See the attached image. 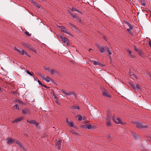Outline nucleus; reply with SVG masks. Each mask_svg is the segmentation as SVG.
I'll return each instance as SVG.
<instances>
[{"mask_svg":"<svg viewBox=\"0 0 151 151\" xmlns=\"http://www.w3.org/2000/svg\"><path fill=\"white\" fill-rule=\"evenodd\" d=\"M101 91L102 93L104 96L109 98L111 97V95L109 93L108 91L104 89V87H101Z\"/></svg>","mask_w":151,"mask_h":151,"instance_id":"1","label":"nucleus"},{"mask_svg":"<svg viewBox=\"0 0 151 151\" xmlns=\"http://www.w3.org/2000/svg\"><path fill=\"white\" fill-rule=\"evenodd\" d=\"M134 124L138 128L140 129L143 128H147V127L143 125H142L141 123L138 122H136L134 123Z\"/></svg>","mask_w":151,"mask_h":151,"instance_id":"2","label":"nucleus"},{"mask_svg":"<svg viewBox=\"0 0 151 151\" xmlns=\"http://www.w3.org/2000/svg\"><path fill=\"white\" fill-rule=\"evenodd\" d=\"M131 86L134 89H140V86L139 84L137 83L134 84L133 83H130Z\"/></svg>","mask_w":151,"mask_h":151,"instance_id":"3","label":"nucleus"},{"mask_svg":"<svg viewBox=\"0 0 151 151\" xmlns=\"http://www.w3.org/2000/svg\"><path fill=\"white\" fill-rule=\"evenodd\" d=\"M15 140L11 137L8 138L6 139V142L8 144H12L14 142Z\"/></svg>","mask_w":151,"mask_h":151,"instance_id":"4","label":"nucleus"},{"mask_svg":"<svg viewBox=\"0 0 151 151\" xmlns=\"http://www.w3.org/2000/svg\"><path fill=\"white\" fill-rule=\"evenodd\" d=\"M97 47L99 48L100 52L102 53H103L104 51H106V49L107 47L104 46H102L101 47H100L99 45H98Z\"/></svg>","mask_w":151,"mask_h":151,"instance_id":"5","label":"nucleus"},{"mask_svg":"<svg viewBox=\"0 0 151 151\" xmlns=\"http://www.w3.org/2000/svg\"><path fill=\"white\" fill-rule=\"evenodd\" d=\"M112 119L116 124H122V121L119 118H116V119H115V117L114 116Z\"/></svg>","mask_w":151,"mask_h":151,"instance_id":"6","label":"nucleus"},{"mask_svg":"<svg viewBox=\"0 0 151 151\" xmlns=\"http://www.w3.org/2000/svg\"><path fill=\"white\" fill-rule=\"evenodd\" d=\"M60 37L61 39L63 42L64 43H66L67 44L69 42L68 39L66 37H63V36L60 35Z\"/></svg>","mask_w":151,"mask_h":151,"instance_id":"7","label":"nucleus"},{"mask_svg":"<svg viewBox=\"0 0 151 151\" xmlns=\"http://www.w3.org/2000/svg\"><path fill=\"white\" fill-rule=\"evenodd\" d=\"M22 112L24 114H29L30 113V110L27 108L22 109Z\"/></svg>","mask_w":151,"mask_h":151,"instance_id":"8","label":"nucleus"},{"mask_svg":"<svg viewBox=\"0 0 151 151\" xmlns=\"http://www.w3.org/2000/svg\"><path fill=\"white\" fill-rule=\"evenodd\" d=\"M125 23H126L129 27V28L127 29V30L128 31V32H129L130 30H132L133 29V26L130 24L127 21H125Z\"/></svg>","mask_w":151,"mask_h":151,"instance_id":"9","label":"nucleus"},{"mask_svg":"<svg viewBox=\"0 0 151 151\" xmlns=\"http://www.w3.org/2000/svg\"><path fill=\"white\" fill-rule=\"evenodd\" d=\"M66 122L68 125V126H69V127H74V124L72 121L69 122L68 120V119H67L66 120Z\"/></svg>","mask_w":151,"mask_h":151,"instance_id":"10","label":"nucleus"},{"mask_svg":"<svg viewBox=\"0 0 151 151\" xmlns=\"http://www.w3.org/2000/svg\"><path fill=\"white\" fill-rule=\"evenodd\" d=\"M27 122L31 124H34L36 127L38 125V123L35 120L29 121L27 120Z\"/></svg>","mask_w":151,"mask_h":151,"instance_id":"11","label":"nucleus"},{"mask_svg":"<svg viewBox=\"0 0 151 151\" xmlns=\"http://www.w3.org/2000/svg\"><path fill=\"white\" fill-rule=\"evenodd\" d=\"M23 119L24 117L23 116L16 118L15 120L13 121L12 122V123H14L15 122L17 123L19 122L21 120H22Z\"/></svg>","mask_w":151,"mask_h":151,"instance_id":"12","label":"nucleus"},{"mask_svg":"<svg viewBox=\"0 0 151 151\" xmlns=\"http://www.w3.org/2000/svg\"><path fill=\"white\" fill-rule=\"evenodd\" d=\"M26 48H28L33 51L35 52L36 50L34 49L33 47L30 45L27 44L25 47Z\"/></svg>","mask_w":151,"mask_h":151,"instance_id":"13","label":"nucleus"},{"mask_svg":"<svg viewBox=\"0 0 151 151\" xmlns=\"http://www.w3.org/2000/svg\"><path fill=\"white\" fill-rule=\"evenodd\" d=\"M61 31L65 33H66L69 35H70L71 33H69V32L67 31V30L66 28H65L64 26H63V27H62L61 29Z\"/></svg>","mask_w":151,"mask_h":151,"instance_id":"14","label":"nucleus"},{"mask_svg":"<svg viewBox=\"0 0 151 151\" xmlns=\"http://www.w3.org/2000/svg\"><path fill=\"white\" fill-rule=\"evenodd\" d=\"M31 0V2L33 4H34L37 8L38 9L40 8L41 5H39L38 4H37L35 1H34L32 0Z\"/></svg>","mask_w":151,"mask_h":151,"instance_id":"15","label":"nucleus"},{"mask_svg":"<svg viewBox=\"0 0 151 151\" xmlns=\"http://www.w3.org/2000/svg\"><path fill=\"white\" fill-rule=\"evenodd\" d=\"M44 79L47 82H48L50 81H52L53 80L49 76H46L45 78H44Z\"/></svg>","mask_w":151,"mask_h":151,"instance_id":"16","label":"nucleus"},{"mask_svg":"<svg viewBox=\"0 0 151 151\" xmlns=\"http://www.w3.org/2000/svg\"><path fill=\"white\" fill-rule=\"evenodd\" d=\"M58 72L55 69H52L50 74L52 75H55L58 73Z\"/></svg>","mask_w":151,"mask_h":151,"instance_id":"17","label":"nucleus"},{"mask_svg":"<svg viewBox=\"0 0 151 151\" xmlns=\"http://www.w3.org/2000/svg\"><path fill=\"white\" fill-rule=\"evenodd\" d=\"M16 143L22 149H24V147L22 145V144L21 142H19L18 140H17L16 141Z\"/></svg>","mask_w":151,"mask_h":151,"instance_id":"18","label":"nucleus"},{"mask_svg":"<svg viewBox=\"0 0 151 151\" xmlns=\"http://www.w3.org/2000/svg\"><path fill=\"white\" fill-rule=\"evenodd\" d=\"M86 128H88V129H93L94 128V126L91 124H87L86 126Z\"/></svg>","mask_w":151,"mask_h":151,"instance_id":"19","label":"nucleus"},{"mask_svg":"<svg viewBox=\"0 0 151 151\" xmlns=\"http://www.w3.org/2000/svg\"><path fill=\"white\" fill-rule=\"evenodd\" d=\"M71 108L73 110L78 109H79L80 108L78 106H74L73 105L71 106Z\"/></svg>","mask_w":151,"mask_h":151,"instance_id":"20","label":"nucleus"},{"mask_svg":"<svg viewBox=\"0 0 151 151\" xmlns=\"http://www.w3.org/2000/svg\"><path fill=\"white\" fill-rule=\"evenodd\" d=\"M14 49L15 50H16V51H17L19 54H22V55H23V50H22V51H21L20 50H19V49L18 48H17L16 47H15Z\"/></svg>","mask_w":151,"mask_h":151,"instance_id":"21","label":"nucleus"},{"mask_svg":"<svg viewBox=\"0 0 151 151\" xmlns=\"http://www.w3.org/2000/svg\"><path fill=\"white\" fill-rule=\"evenodd\" d=\"M90 62L95 65H98V63H99V62H97L93 60H90Z\"/></svg>","mask_w":151,"mask_h":151,"instance_id":"22","label":"nucleus"},{"mask_svg":"<svg viewBox=\"0 0 151 151\" xmlns=\"http://www.w3.org/2000/svg\"><path fill=\"white\" fill-rule=\"evenodd\" d=\"M70 13L73 18L77 19H78V17L76 14H73L71 12Z\"/></svg>","mask_w":151,"mask_h":151,"instance_id":"23","label":"nucleus"},{"mask_svg":"<svg viewBox=\"0 0 151 151\" xmlns=\"http://www.w3.org/2000/svg\"><path fill=\"white\" fill-rule=\"evenodd\" d=\"M141 2L142 5L145 6L146 5V2L145 1V0H139Z\"/></svg>","mask_w":151,"mask_h":151,"instance_id":"24","label":"nucleus"},{"mask_svg":"<svg viewBox=\"0 0 151 151\" xmlns=\"http://www.w3.org/2000/svg\"><path fill=\"white\" fill-rule=\"evenodd\" d=\"M61 140L60 139L56 143V145L59 146L60 145H61Z\"/></svg>","mask_w":151,"mask_h":151,"instance_id":"25","label":"nucleus"},{"mask_svg":"<svg viewBox=\"0 0 151 151\" xmlns=\"http://www.w3.org/2000/svg\"><path fill=\"white\" fill-rule=\"evenodd\" d=\"M134 48L135 50L137 52H141L140 50H139L135 45L134 46Z\"/></svg>","mask_w":151,"mask_h":151,"instance_id":"26","label":"nucleus"},{"mask_svg":"<svg viewBox=\"0 0 151 151\" xmlns=\"http://www.w3.org/2000/svg\"><path fill=\"white\" fill-rule=\"evenodd\" d=\"M45 69L47 71L50 73L51 72V70L52 69H50L49 67L45 68Z\"/></svg>","mask_w":151,"mask_h":151,"instance_id":"27","label":"nucleus"},{"mask_svg":"<svg viewBox=\"0 0 151 151\" xmlns=\"http://www.w3.org/2000/svg\"><path fill=\"white\" fill-rule=\"evenodd\" d=\"M45 69L47 71L50 73L51 72V70L52 69H50L49 67L45 68Z\"/></svg>","mask_w":151,"mask_h":151,"instance_id":"28","label":"nucleus"},{"mask_svg":"<svg viewBox=\"0 0 151 151\" xmlns=\"http://www.w3.org/2000/svg\"><path fill=\"white\" fill-rule=\"evenodd\" d=\"M26 72H27V74H28L29 75L31 76H33L34 77L33 75L32 74V73H33L32 72H30L28 70H26Z\"/></svg>","mask_w":151,"mask_h":151,"instance_id":"29","label":"nucleus"},{"mask_svg":"<svg viewBox=\"0 0 151 151\" xmlns=\"http://www.w3.org/2000/svg\"><path fill=\"white\" fill-rule=\"evenodd\" d=\"M13 108L14 109H16L17 110H19V107L18 105L15 104Z\"/></svg>","mask_w":151,"mask_h":151,"instance_id":"30","label":"nucleus"},{"mask_svg":"<svg viewBox=\"0 0 151 151\" xmlns=\"http://www.w3.org/2000/svg\"><path fill=\"white\" fill-rule=\"evenodd\" d=\"M106 51H107L108 52L109 55H111L112 53L110 50L108 48V47H107Z\"/></svg>","mask_w":151,"mask_h":151,"instance_id":"31","label":"nucleus"},{"mask_svg":"<svg viewBox=\"0 0 151 151\" xmlns=\"http://www.w3.org/2000/svg\"><path fill=\"white\" fill-rule=\"evenodd\" d=\"M106 124L108 126H110L111 125V123L110 122V121H107Z\"/></svg>","mask_w":151,"mask_h":151,"instance_id":"32","label":"nucleus"},{"mask_svg":"<svg viewBox=\"0 0 151 151\" xmlns=\"http://www.w3.org/2000/svg\"><path fill=\"white\" fill-rule=\"evenodd\" d=\"M52 96L54 99H55V100L58 99L57 97V95L56 94H55L53 93L52 95Z\"/></svg>","mask_w":151,"mask_h":151,"instance_id":"33","label":"nucleus"},{"mask_svg":"<svg viewBox=\"0 0 151 151\" xmlns=\"http://www.w3.org/2000/svg\"><path fill=\"white\" fill-rule=\"evenodd\" d=\"M140 52H138L139 54V55L142 57L144 56V54H143V52H142V51L140 50Z\"/></svg>","mask_w":151,"mask_h":151,"instance_id":"34","label":"nucleus"},{"mask_svg":"<svg viewBox=\"0 0 151 151\" xmlns=\"http://www.w3.org/2000/svg\"><path fill=\"white\" fill-rule=\"evenodd\" d=\"M73 94V92L69 91L67 93L66 96L71 95Z\"/></svg>","mask_w":151,"mask_h":151,"instance_id":"35","label":"nucleus"},{"mask_svg":"<svg viewBox=\"0 0 151 151\" xmlns=\"http://www.w3.org/2000/svg\"><path fill=\"white\" fill-rule=\"evenodd\" d=\"M23 55L25 54L27 56H29V57H30V56L29 55L28 53L26 51L23 50Z\"/></svg>","mask_w":151,"mask_h":151,"instance_id":"36","label":"nucleus"},{"mask_svg":"<svg viewBox=\"0 0 151 151\" xmlns=\"http://www.w3.org/2000/svg\"><path fill=\"white\" fill-rule=\"evenodd\" d=\"M55 102L58 105H60V103L58 101V99H56L55 100Z\"/></svg>","mask_w":151,"mask_h":151,"instance_id":"37","label":"nucleus"},{"mask_svg":"<svg viewBox=\"0 0 151 151\" xmlns=\"http://www.w3.org/2000/svg\"><path fill=\"white\" fill-rule=\"evenodd\" d=\"M61 92L63 93L66 96L67 93H66L64 90H61Z\"/></svg>","mask_w":151,"mask_h":151,"instance_id":"38","label":"nucleus"},{"mask_svg":"<svg viewBox=\"0 0 151 151\" xmlns=\"http://www.w3.org/2000/svg\"><path fill=\"white\" fill-rule=\"evenodd\" d=\"M77 116L78 117V120L79 121H81V120L82 119V116L80 115H77Z\"/></svg>","mask_w":151,"mask_h":151,"instance_id":"39","label":"nucleus"},{"mask_svg":"<svg viewBox=\"0 0 151 151\" xmlns=\"http://www.w3.org/2000/svg\"><path fill=\"white\" fill-rule=\"evenodd\" d=\"M25 34L27 35V36H31V34H30L27 31H26L25 32Z\"/></svg>","mask_w":151,"mask_h":151,"instance_id":"40","label":"nucleus"},{"mask_svg":"<svg viewBox=\"0 0 151 151\" xmlns=\"http://www.w3.org/2000/svg\"><path fill=\"white\" fill-rule=\"evenodd\" d=\"M127 52L129 53V55H130L132 53V51L129 49H127Z\"/></svg>","mask_w":151,"mask_h":151,"instance_id":"41","label":"nucleus"},{"mask_svg":"<svg viewBox=\"0 0 151 151\" xmlns=\"http://www.w3.org/2000/svg\"><path fill=\"white\" fill-rule=\"evenodd\" d=\"M129 56L132 58H134L135 57L134 55L133 54H131L130 55H129Z\"/></svg>","mask_w":151,"mask_h":151,"instance_id":"42","label":"nucleus"},{"mask_svg":"<svg viewBox=\"0 0 151 151\" xmlns=\"http://www.w3.org/2000/svg\"><path fill=\"white\" fill-rule=\"evenodd\" d=\"M106 120L107 121H110L111 120V117L107 116L106 118Z\"/></svg>","mask_w":151,"mask_h":151,"instance_id":"43","label":"nucleus"},{"mask_svg":"<svg viewBox=\"0 0 151 151\" xmlns=\"http://www.w3.org/2000/svg\"><path fill=\"white\" fill-rule=\"evenodd\" d=\"M72 11H77V9L74 7H72L71 9Z\"/></svg>","mask_w":151,"mask_h":151,"instance_id":"44","label":"nucleus"},{"mask_svg":"<svg viewBox=\"0 0 151 151\" xmlns=\"http://www.w3.org/2000/svg\"><path fill=\"white\" fill-rule=\"evenodd\" d=\"M103 38L106 41H107V42H108L107 38L106 36H104Z\"/></svg>","mask_w":151,"mask_h":151,"instance_id":"45","label":"nucleus"},{"mask_svg":"<svg viewBox=\"0 0 151 151\" xmlns=\"http://www.w3.org/2000/svg\"><path fill=\"white\" fill-rule=\"evenodd\" d=\"M21 44L25 47L27 44H25L24 43V42H22L21 43Z\"/></svg>","mask_w":151,"mask_h":151,"instance_id":"46","label":"nucleus"},{"mask_svg":"<svg viewBox=\"0 0 151 151\" xmlns=\"http://www.w3.org/2000/svg\"><path fill=\"white\" fill-rule=\"evenodd\" d=\"M42 86H43L44 87H45L46 88H49V87H47V86H46V85H45L43 84H42Z\"/></svg>","mask_w":151,"mask_h":151,"instance_id":"47","label":"nucleus"},{"mask_svg":"<svg viewBox=\"0 0 151 151\" xmlns=\"http://www.w3.org/2000/svg\"><path fill=\"white\" fill-rule=\"evenodd\" d=\"M147 43L148 44L150 45V47H151V41H150V40Z\"/></svg>","mask_w":151,"mask_h":151,"instance_id":"48","label":"nucleus"},{"mask_svg":"<svg viewBox=\"0 0 151 151\" xmlns=\"http://www.w3.org/2000/svg\"><path fill=\"white\" fill-rule=\"evenodd\" d=\"M37 81L38 82V83L41 86L42 85V84L41 83V82L39 80H38Z\"/></svg>","mask_w":151,"mask_h":151,"instance_id":"49","label":"nucleus"},{"mask_svg":"<svg viewBox=\"0 0 151 151\" xmlns=\"http://www.w3.org/2000/svg\"><path fill=\"white\" fill-rule=\"evenodd\" d=\"M57 27L58 28L61 29L62 27H63V26H60L57 25Z\"/></svg>","mask_w":151,"mask_h":151,"instance_id":"50","label":"nucleus"},{"mask_svg":"<svg viewBox=\"0 0 151 151\" xmlns=\"http://www.w3.org/2000/svg\"><path fill=\"white\" fill-rule=\"evenodd\" d=\"M74 132V133L73 134L74 135H77L78 134V133L76 132Z\"/></svg>","mask_w":151,"mask_h":151,"instance_id":"51","label":"nucleus"},{"mask_svg":"<svg viewBox=\"0 0 151 151\" xmlns=\"http://www.w3.org/2000/svg\"><path fill=\"white\" fill-rule=\"evenodd\" d=\"M74 132H75L74 130H72L70 131V132H71L72 134H73L74 133Z\"/></svg>","mask_w":151,"mask_h":151,"instance_id":"52","label":"nucleus"},{"mask_svg":"<svg viewBox=\"0 0 151 151\" xmlns=\"http://www.w3.org/2000/svg\"><path fill=\"white\" fill-rule=\"evenodd\" d=\"M99 63L98 65H99V66H102V64H101V63H100L99 62Z\"/></svg>","mask_w":151,"mask_h":151,"instance_id":"53","label":"nucleus"},{"mask_svg":"<svg viewBox=\"0 0 151 151\" xmlns=\"http://www.w3.org/2000/svg\"><path fill=\"white\" fill-rule=\"evenodd\" d=\"M76 11V12H78V13H81V11H80L79 10H78V9H77V11Z\"/></svg>","mask_w":151,"mask_h":151,"instance_id":"54","label":"nucleus"},{"mask_svg":"<svg viewBox=\"0 0 151 151\" xmlns=\"http://www.w3.org/2000/svg\"><path fill=\"white\" fill-rule=\"evenodd\" d=\"M133 76L136 78H137V76H136V75L134 74H133Z\"/></svg>","mask_w":151,"mask_h":151,"instance_id":"55","label":"nucleus"},{"mask_svg":"<svg viewBox=\"0 0 151 151\" xmlns=\"http://www.w3.org/2000/svg\"><path fill=\"white\" fill-rule=\"evenodd\" d=\"M70 25L71 26L73 27H74L73 24H71V23H70Z\"/></svg>","mask_w":151,"mask_h":151,"instance_id":"56","label":"nucleus"},{"mask_svg":"<svg viewBox=\"0 0 151 151\" xmlns=\"http://www.w3.org/2000/svg\"><path fill=\"white\" fill-rule=\"evenodd\" d=\"M134 137L135 138H137V136H136V134H135V135L134 134Z\"/></svg>","mask_w":151,"mask_h":151,"instance_id":"57","label":"nucleus"},{"mask_svg":"<svg viewBox=\"0 0 151 151\" xmlns=\"http://www.w3.org/2000/svg\"><path fill=\"white\" fill-rule=\"evenodd\" d=\"M73 95H74V97H75V98H76V94H73Z\"/></svg>","mask_w":151,"mask_h":151,"instance_id":"58","label":"nucleus"},{"mask_svg":"<svg viewBox=\"0 0 151 151\" xmlns=\"http://www.w3.org/2000/svg\"><path fill=\"white\" fill-rule=\"evenodd\" d=\"M131 30H130V31H129V34H132V32L130 31Z\"/></svg>","mask_w":151,"mask_h":151,"instance_id":"59","label":"nucleus"},{"mask_svg":"<svg viewBox=\"0 0 151 151\" xmlns=\"http://www.w3.org/2000/svg\"><path fill=\"white\" fill-rule=\"evenodd\" d=\"M59 146V147H58V149L59 150H60V146Z\"/></svg>","mask_w":151,"mask_h":151,"instance_id":"60","label":"nucleus"},{"mask_svg":"<svg viewBox=\"0 0 151 151\" xmlns=\"http://www.w3.org/2000/svg\"><path fill=\"white\" fill-rule=\"evenodd\" d=\"M92 50V49H89V51H90V50Z\"/></svg>","mask_w":151,"mask_h":151,"instance_id":"61","label":"nucleus"},{"mask_svg":"<svg viewBox=\"0 0 151 151\" xmlns=\"http://www.w3.org/2000/svg\"><path fill=\"white\" fill-rule=\"evenodd\" d=\"M150 77L151 78V75L150 76Z\"/></svg>","mask_w":151,"mask_h":151,"instance_id":"62","label":"nucleus"},{"mask_svg":"<svg viewBox=\"0 0 151 151\" xmlns=\"http://www.w3.org/2000/svg\"><path fill=\"white\" fill-rule=\"evenodd\" d=\"M1 87H0V91L1 90Z\"/></svg>","mask_w":151,"mask_h":151,"instance_id":"63","label":"nucleus"},{"mask_svg":"<svg viewBox=\"0 0 151 151\" xmlns=\"http://www.w3.org/2000/svg\"><path fill=\"white\" fill-rule=\"evenodd\" d=\"M88 122H86V123H88Z\"/></svg>","mask_w":151,"mask_h":151,"instance_id":"64","label":"nucleus"}]
</instances>
